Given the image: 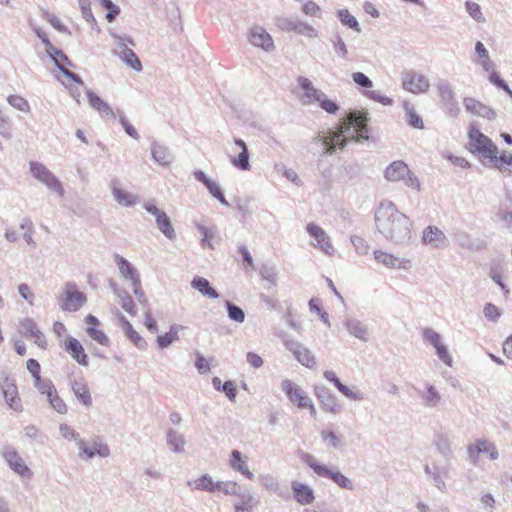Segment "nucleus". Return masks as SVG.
Masks as SVG:
<instances>
[{
    "instance_id": "f257e3e1",
    "label": "nucleus",
    "mask_w": 512,
    "mask_h": 512,
    "mask_svg": "<svg viewBox=\"0 0 512 512\" xmlns=\"http://www.w3.org/2000/svg\"><path fill=\"white\" fill-rule=\"evenodd\" d=\"M377 231L395 245H406L412 238V221L392 201H382L375 211Z\"/></svg>"
},
{
    "instance_id": "f03ea898",
    "label": "nucleus",
    "mask_w": 512,
    "mask_h": 512,
    "mask_svg": "<svg viewBox=\"0 0 512 512\" xmlns=\"http://www.w3.org/2000/svg\"><path fill=\"white\" fill-rule=\"evenodd\" d=\"M301 460L307 464L318 476L332 480L342 489L353 490V482L340 471H333L326 465L320 464L315 457L309 453L301 452Z\"/></svg>"
},
{
    "instance_id": "7ed1b4c3",
    "label": "nucleus",
    "mask_w": 512,
    "mask_h": 512,
    "mask_svg": "<svg viewBox=\"0 0 512 512\" xmlns=\"http://www.w3.org/2000/svg\"><path fill=\"white\" fill-rule=\"evenodd\" d=\"M384 178L390 182L402 181L405 186L413 188L417 191H420L421 189V183L418 177L402 160H396L390 163L384 171Z\"/></svg>"
},
{
    "instance_id": "20e7f679",
    "label": "nucleus",
    "mask_w": 512,
    "mask_h": 512,
    "mask_svg": "<svg viewBox=\"0 0 512 512\" xmlns=\"http://www.w3.org/2000/svg\"><path fill=\"white\" fill-rule=\"evenodd\" d=\"M469 150L472 153L482 154L484 158H495L498 148L493 141L479 129L471 127L469 131Z\"/></svg>"
},
{
    "instance_id": "39448f33",
    "label": "nucleus",
    "mask_w": 512,
    "mask_h": 512,
    "mask_svg": "<svg viewBox=\"0 0 512 512\" xmlns=\"http://www.w3.org/2000/svg\"><path fill=\"white\" fill-rule=\"evenodd\" d=\"M29 167L35 179L44 184L52 192H55L59 197L64 195V188L61 182L44 164L38 161H30Z\"/></svg>"
},
{
    "instance_id": "423d86ee",
    "label": "nucleus",
    "mask_w": 512,
    "mask_h": 512,
    "mask_svg": "<svg viewBox=\"0 0 512 512\" xmlns=\"http://www.w3.org/2000/svg\"><path fill=\"white\" fill-rule=\"evenodd\" d=\"M0 389L6 404L14 411L21 412L23 410L21 399L14 379L5 372L0 374Z\"/></svg>"
},
{
    "instance_id": "0eeeda50",
    "label": "nucleus",
    "mask_w": 512,
    "mask_h": 512,
    "mask_svg": "<svg viewBox=\"0 0 512 512\" xmlns=\"http://www.w3.org/2000/svg\"><path fill=\"white\" fill-rule=\"evenodd\" d=\"M283 344L303 366L307 368H314L316 366L314 355L303 344L287 336L283 338Z\"/></svg>"
},
{
    "instance_id": "6e6552de",
    "label": "nucleus",
    "mask_w": 512,
    "mask_h": 512,
    "mask_svg": "<svg viewBox=\"0 0 512 512\" xmlns=\"http://www.w3.org/2000/svg\"><path fill=\"white\" fill-rule=\"evenodd\" d=\"M314 394L320 403L323 411L331 414H338L342 410V405L336 395L324 385H315Z\"/></svg>"
},
{
    "instance_id": "1a4fd4ad",
    "label": "nucleus",
    "mask_w": 512,
    "mask_h": 512,
    "mask_svg": "<svg viewBox=\"0 0 512 512\" xmlns=\"http://www.w3.org/2000/svg\"><path fill=\"white\" fill-rule=\"evenodd\" d=\"M87 301L83 292L76 289L74 283L66 284L65 298H60L59 305L63 311L75 312L78 311Z\"/></svg>"
},
{
    "instance_id": "9d476101",
    "label": "nucleus",
    "mask_w": 512,
    "mask_h": 512,
    "mask_svg": "<svg viewBox=\"0 0 512 512\" xmlns=\"http://www.w3.org/2000/svg\"><path fill=\"white\" fill-rule=\"evenodd\" d=\"M144 208L148 213L155 216L157 227L164 236L169 240H174L176 238V233L168 215L163 210H160L155 204L150 202L145 203Z\"/></svg>"
},
{
    "instance_id": "9b49d317",
    "label": "nucleus",
    "mask_w": 512,
    "mask_h": 512,
    "mask_svg": "<svg viewBox=\"0 0 512 512\" xmlns=\"http://www.w3.org/2000/svg\"><path fill=\"white\" fill-rule=\"evenodd\" d=\"M402 87L411 93L419 94L427 92L430 83L426 76L415 71H408L403 76Z\"/></svg>"
},
{
    "instance_id": "f8f14e48",
    "label": "nucleus",
    "mask_w": 512,
    "mask_h": 512,
    "mask_svg": "<svg viewBox=\"0 0 512 512\" xmlns=\"http://www.w3.org/2000/svg\"><path fill=\"white\" fill-rule=\"evenodd\" d=\"M345 121L353 127L357 134V140L369 139L368 113L352 111L345 117Z\"/></svg>"
},
{
    "instance_id": "ddd939ff",
    "label": "nucleus",
    "mask_w": 512,
    "mask_h": 512,
    "mask_svg": "<svg viewBox=\"0 0 512 512\" xmlns=\"http://www.w3.org/2000/svg\"><path fill=\"white\" fill-rule=\"evenodd\" d=\"M281 388L291 403L298 408H305V404L310 398L300 386L289 379H284L281 382Z\"/></svg>"
},
{
    "instance_id": "4468645a",
    "label": "nucleus",
    "mask_w": 512,
    "mask_h": 512,
    "mask_svg": "<svg viewBox=\"0 0 512 512\" xmlns=\"http://www.w3.org/2000/svg\"><path fill=\"white\" fill-rule=\"evenodd\" d=\"M2 456L7 462L11 470L22 477H30L32 475L31 470L25 464L22 457L15 449H10L2 452Z\"/></svg>"
},
{
    "instance_id": "2eb2a0df",
    "label": "nucleus",
    "mask_w": 512,
    "mask_h": 512,
    "mask_svg": "<svg viewBox=\"0 0 512 512\" xmlns=\"http://www.w3.org/2000/svg\"><path fill=\"white\" fill-rule=\"evenodd\" d=\"M307 232L317 241V246L328 255H333L335 249L326 232L314 223H309L306 227Z\"/></svg>"
},
{
    "instance_id": "dca6fc26",
    "label": "nucleus",
    "mask_w": 512,
    "mask_h": 512,
    "mask_svg": "<svg viewBox=\"0 0 512 512\" xmlns=\"http://www.w3.org/2000/svg\"><path fill=\"white\" fill-rule=\"evenodd\" d=\"M463 105L467 112L486 118L488 120H494L497 116L496 112L492 108L488 107L473 97H465L463 100Z\"/></svg>"
},
{
    "instance_id": "f3484780",
    "label": "nucleus",
    "mask_w": 512,
    "mask_h": 512,
    "mask_svg": "<svg viewBox=\"0 0 512 512\" xmlns=\"http://www.w3.org/2000/svg\"><path fill=\"white\" fill-rule=\"evenodd\" d=\"M66 352L80 365L87 367L89 364L88 356L82 344L74 337L67 336L64 342Z\"/></svg>"
},
{
    "instance_id": "a211bd4d",
    "label": "nucleus",
    "mask_w": 512,
    "mask_h": 512,
    "mask_svg": "<svg viewBox=\"0 0 512 512\" xmlns=\"http://www.w3.org/2000/svg\"><path fill=\"white\" fill-rule=\"evenodd\" d=\"M422 241L433 248H445L448 246L446 235L436 226H428L424 229Z\"/></svg>"
},
{
    "instance_id": "6ab92c4d",
    "label": "nucleus",
    "mask_w": 512,
    "mask_h": 512,
    "mask_svg": "<svg viewBox=\"0 0 512 512\" xmlns=\"http://www.w3.org/2000/svg\"><path fill=\"white\" fill-rule=\"evenodd\" d=\"M324 378L333 383L336 389L342 393L345 397L354 401H362L365 399L364 394L360 391H353L348 386L344 385L337 377L336 373L331 370H326L323 373Z\"/></svg>"
},
{
    "instance_id": "aec40b11",
    "label": "nucleus",
    "mask_w": 512,
    "mask_h": 512,
    "mask_svg": "<svg viewBox=\"0 0 512 512\" xmlns=\"http://www.w3.org/2000/svg\"><path fill=\"white\" fill-rule=\"evenodd\" d=\"M78 447L80 449V457L85 460L92 459L95 455L106 458L110 455V449L108 445L100 443L98 441L93 442V447H88L84 440L78 441Z\"/></svg>"
},
{
    "instance_id": "412c9836",
    "label": "nucleus",
    "mask_w": 512,
    "mask_h": 512,
    "mask_svg": "<svg viewBox=\"0 0 512 512\" xmlns=\"http://www.w3.org/2000/svg\"><path fill=\"white\" fill-rule=\"evenodd\" d=\"M70 388L77 398V400L87 408H90L93 404L90 390L83 379H69Z\"/></svg>"
},
{
    "instance_id": "4be33fe9",
    "label": "nucleus",
    "mask_w": 512,
    "mask_h": 512,
    "mask_svg": "<svg viewBox=\"0 0 512 512\" xmlns=\"http://www.w3.org/2000/svg\"><path fill=\"white\" fill-rule=\"evenodd\" d=\"M249 40L252 45L261 47L265 51H271L274 48L272 37L260 26H255L251 29Z\"/></svg>"
},
{
    "instance_id": "5701e85b",
    "label": "nucleus",
    "mask_w": 512,
    "mask_h": 512,
    "mask_svg": "<svg viewBox=\"0 0 512 512\" xmlns=\"http://www.w3.org/2000/svg\"><path fill=\"white\" fill-rule=\"evenodd\" d=\"M360 142L357 140L356 131L345 120L337 132H332V141H336L338 149H344L348 141Z\"/></svg>"
},
{
    "instance_id": "b1692460",
    "label": "nucleus",
    "mask_w": 512,
    "mask_h": 512,
    "mask_svg": "<svg viewBox=\"0 0 512 512\" xmlns=\"http://www.w3.org/2000/svg\"><path fill=\"white\" fill-rule=\"evenodd\" d=\"M152 159L161 166H169L174 161V155L168 147L156 141L151 144Z\"/></svg>"
},
{
    "instance_id": "393cba45",
    "label": "nucleus",
    "mask_w": 512,
    "mask_h": 512,
    "mask_svg": "<svg viewBox=\"0 0 512 512\" xmlns=\"http://www.w3.org/2000/svg\"><path fill=\"white\" fill-rule=\"evenodd\" d=\"M115 262L119 268V271L121 275L127 279L130 280L132 285L138 284L140 279V275L137 271V269L124 257L115 254Z\"/></svg>"
},
{
    "instance_id": "a878e982",
    "label": "nucleus",
    "mask_w": 512,
    "mask_h": 512,
    "mask_svg": "<svg viewBox=\"0 0 512 512\" xmlns=\"http://www.w3.org/2000/svg\"><path fill=\"white\" fill-rule=\"evenodd\" d=\"M86 94L90 106L97 110L102 117H115V112L110 107V105L102 98H100L96 93H94L92 90H87Z\"/></svg>"
},
{
    "instance_id": "bb28decb",
    "label": "nucleus",
    "mask_w": 512,
    "mask_h": 512,
    "mask_svg": "<svg viewBox=\"0 0 512 512\" xmlns=\"http://www.w3.org/2000/svg\"><path fill=\"white\" fill-rule=\"evenodd\" d=\"M121 326L127 336V338L139 349H145L147 346L146 341L141 337V335L133 328L132 324L125 318V316L121 315L119 317Z\"/></svg>"
},
{
    "instance_id": "cd10ccee",
    "label": "nucleus",
    "mask_w": 512,
    "mask_h": 512,
    "mask_svg": "<svg viewBox=\"0 0 512 512\" xmlns=\"http://www.w3.org/2000/svg\"><path fill=\"white\" fill-rule=\"evenodd\" d=\"M344 326L351 335L358 338L359 340L364 342L368 340L367 326L363 324L360 320L355 318H347L344 321Z\"/></svg>"
},
{
    "instance_id": "c85d7f7f",
    "label": "nucleus",
    "mask_w": 512,
    "mask_h": 512,
    "mask_svg": "<svg viewBox=\"0 0 512 512\" xmlns=\"http://www.w3.org/2000/svg\"><path fill=\"white\" fill-rule=\"evenodd\" d=\"M166 443L169 449L174 453H182L184 452V447L186 444L185 438L183 434L178 431L169 428L166 431Z\"/></svg>"
},
{
    "instance_id": "c756f323",
    "label": "nucleus",
    "mask_w": 512,
    "mask_h": 512,
    "mask_svg": "<svg viewBox=\"0 0 512 512\" xmlns=\"http://www.w3.org/2000/svg\"><path fill=\"white\" fill-rule=\"evenodd\" d=\"M191 287L199 291L203 296L211 299H217L220 296L217 290L211 287L210 282L201 276H195L192 279Z\"/></svg>"
},
{
    "instance_id": "7c9ffc66",
    "label": "nucleus",
    "mask_w": 512,
    "mask_h": 512,
    "mask_svg": "<svg viewBox=\"0 0 512 512\" xmlns=\"http://www.w3.org/2000/svg\"><path fill=\"white\" fill-rule=\"evenodd\" d=\"M294 497L302 505L311 504L314 501L313 490L305 484L293 483Z\"/></svg>"
},
{
    "instance_id": "2f4dec72",
    "label": "nucleus",
    "mask_w": 512,
    "mask_h": 512,
    "mask_svg": "<svg viewBox=\"0 0 512 512\" xmlns=\"http://www.w3.org/2000/svg\"><path fill=\"white\" fill-rule=\"evenodd\" d=\"M403 108L405 111V118L407 123L413 128L420 130L424 129V122L422 120V117L419 114H417L414 105L408 101H404Z\"/></svg>"
},
{
    "instance_id": "473e14b6",
    "label": "nucleus",
    "mask_w": 512,
    "mask_h": 512,
    "mask_svg": "<svg viewBox=\"0 0 512 512\" xmlns=\"http://www.w3.org/2000/svg\"><path fill=\"white\" fill-rule=\"evenodd\" d=\"M187 485L192 489L205 491V492H214L216 491V482L213 481L212 477L209 474H204L198 479L194 481H188Z\"/></svg>"
},
{
    "instance_id": "72a5a7b5",
    "label": "nucleus",
    "mask_w": 512,
    "mask_h": 512,
    "mask_svg": "<svg viewBox=\"0 0 512 512\" xmlns=\"http://www.w3.org/2000/svg\"><path fill=\"white\" fill-rule=\"evenodd\" d=\"M183 329V326L173 324L170 329L164 335L157 337V344L161 349L169 347L173 342L179 339L178 332Z\"/></svg>"
},
{
    "instance_id": "f704fd0d",
    "label": "nucleus",
    "mask_w": 512,
    "mask_h": 512,
    "mask_svg": "<svg viewBox=\"0 0 512 512\" xmlns=\"http://www.w3.org/2000/svg\"><path fill=\"white\" fill-rule=\"evenodd\" d=\"M120 49H121V51H120L119 56H120L121 60L126 65H128L129 67L134 69L135 71H137V72L142 71V69H143L142 63L139 60V58L136 55V53L132 49H130L128 47H123V48H120Z\"/></svg>"
},
{
    "instance_id": "c9c22d12",
    "label": "nucleus",
    "mask_w": 512,
    "mask_h": 512,
    "mask_svg": "<svg viewBox=\"0 0 512 512\" xmlns=\"http://www.w3.org/2000/svg\"><path fill=\"white\" fill-rule=\"evenodd\" d=\"M113 196L115 200L122 206L131 207L138 203L139 197L132 193L126 192L120 188L113 187L112 189Z\"/></svg>"
},
{
    "instance_id": "e433bc0d",
    "label": "nucleus",
    "mask_w": 512,
    "mask_h": 512,
    "mask_svg": "<svg viewBox=\"0 0 512 512\" xmlns=\"http://www.w3.org/2000/svg\"><path fill=\"white\" fill-rule=\"evenodd\" d=\"M337 17L342 25L354 30L357 33L361 32V27L358 20L347 9H340L337 11Z\"/></svg>"
},
{
    "instance_id": "4c0bfd02",
    "label": "nucleus",
    "mask_w": 512,
    "mask_h": 512,
    "mask_svg": "<svg viewBox=\"0 0 512 512\" xmlns=\"http://www.w3.org/2000/svg\"><path fill=\"white\" fill-rule=\"evenodd\" d=\"M374 257L379 263H382L383 265H385L387 267H390V268L402 267L401 266L402 261L399 258L393 256L392 254L384 252L382 250H375Z\"/></svg>"
},
{
    "instance_id": "58836bf2",
    "label": "nucleus",
    "mask_w": 512,
    "mask_h": 512,
    "mask_svg": "<svg viewBox=\"0 0 512 512\" xmlns=\"http://www.w3.org/2000/svg\"><path fill=\"white\" fill-rule=\"evenodd\" d=\"M475 52L479 57V64L483 67L485 71H491L494 68L493 62L489 58L488 50L485 48L484 44L480 41H477L475 44Z\"/></svg>"
},
{
    "instance_id": "ea45409f",
    "label": "nucleus",
    "mask_w": 512,
    "mask_h": 512,
    "mask_svg": "<svg viewBox=\"0 0 512 512\" xmlns=\"http://www.w3.org/2000/svg\"><path fill=\"white\" fill-rule=\"evenodd\" d=\"M436 88L441 102L452 100L453 98H455V92L448 80L439 79L436 84Z\"/></svg>"
},
{
    "instance_id": "a19ab883",
    "label": "nucleus",
    "mask_w": 512,
    "mask_h": 512,
    "mask_svg": "<svg viewBox=\"0 0 512 512\" xmlns=\"http://www.w3.org/2000/svg\"><path fill=\"white\" fill-rule=\"evenodd\" d=\"M117 297L120 299L121 307L129 313L131 316H135L137 313L134 301L132 297L129 295V293L122 289L119 291H116Z\"/></svg>"
},
{
    "instance_id": "79ce46f5",
    "label": "nucleus",
    "mask_w": 512,
    "mask_h": 512,
    "mask_svg": "<svg viewBox=\"0 0 512 512\" xmlns=\"http://www.w3.org/2000/svg\"><path fill=\"white\" fill-rule=\"evenodd\" d=\"M293 32L308 38H316L318 36L317 30L312 25L300 20L298 17L295 21Z\"/></svg>"
},
{
    "instance_id": "37998d69",
    "label": "nucleus",
    "mask_w": 512,
    "mask_h": 512,
    "mask_svg": "<svg viewBox=\"0 0 512 512\" xmlns=\"http://www.w3.org/2000/svg\"><path fill=\"white\" fill-rule=\"evenodd\" d=\"M47 54L49 57L53 60L55 66L62 65V63L66 64L67 66L73 67L72 61L68 58V56L61 50L52 45L49 49H47Z\"/></svg>"
},
{
    "instance_id": "c03bdc74",
    "label": "nucleus",
    "mask_w": 512,
    "mask_h": 512,
    "mask_svg": "<svg viewBox=\"0 0 512 512\" xmlns=\"http://www.w3.org/2000/svg\"><path fill=\"white\" fill-rule=\"evenodd\" d=\"M335 54L343 59L348 60V49L347 46L339 33H336L331 39Z\"/></svg>"
},
{
    "instance_id": "a18cd8bd",
    "label": "nucleus",
    "mask_w": 512,
    "mask_h": 512,
    "mask_svg": "<svg viewBox=\"0 0 512 512\" xmlns=\"http://www.w3.org/2000/svg\"><path fill=\"white\" fill-rule=\"evenodd\" d=\"M216 490L223 492L225 495H240V486L235 481H217Z\"/></svg>"
},
{
    "instance_id": "49530a36",
    "label": "nucleus",
    "mask_w": 512,
    "mask_h": 512,
    "mask_svg": "<svg viewBox=\"0 0 512 512\" xmlns=\"http://www.w3.org/2000/svg\"><path fill=\"white\" fill-rule=\"evenodd\" d=\"M448 470L445 467L433 466V474L431 475V479L434 482V485L441 491L446 492L447 487L444 482L442 476L447 475Z\"/></svg>"
},
{
    "instance_id": "de8ad7c7",
    "label": "nucleus",
    "mask_w": 512,
    "mask_h": 512,
    "mask_svg": "<svg viewBox=\"0 0 512 512\" xmlns=\"http://www.w3.org/2000/svg\"><path fill=\"white\" fill-rule=\"evenodd\" d=\"M225 307L227 309L228 317L237 322V323H243L245 320V313L239 306L235 305L234 303L230 301L225 302Z\"/></svg>"
},
{
    "instance_id": "09e8293b",
    "label": "nucleus",
    "mask_w": 512,
    "mask_h": 512,
    "mask_svg": "<svg viewBox=\"0 0 512 512\" xmlns=\"http://www.w3.org/2000/svg\"><path fill=\"white\" fill-rule=\"evenodd\" d=\"M422 398L425 406L427 407H436L441 400L439 392L430 384L427 385V392L422 396Z\"/></svg>"
},
{
    "instance_id": "8fccbe9b",
    "label": "nucleus",
    "mask_w": 512,
    "mask_h": 512,
    "mask_svg": "<svg viewBox=\"0 0 512 512\" xmlns=\"http://www.w3.org/2000/svg\"><path fill=\"white\" fill-rule=\"evenodd\" d=\"M199 233L203 236L201 240V244L203 247L208 246L209 248L213 249L214 246L212 245L211 241L216 235V228L215 227H206L204 225H198L197 227Z\"/></svg>"
},
{
    "instance_id": "3c124183",
    "label": "nucleus",
    "mask_w": 512,
    "mask_h": 512,
    "mask_svg": "<svg viewBox=\"0 0 512 512\" xmlns=\"http://www.w3.org/2000/svg\"><path fill=\"white\" fill-rule=\"evenodd\" d=\"M39 330L32 318L27 317L20 321V333L26 337H33Z\"/></svg>"
},
{
    "instance_id": "603ef678",
    "label": "nucleus",
    "mask_w": 512,
    "mask_h": 512,
    "mask_svg": "<svg viewBox=\"0 0 512 512\" xmlns=\"http://www.w3.org/2000/svg\"><path fill=\"white\" fill-rule=\"evenodd\" d=\"M434 444L438 452L444 457H448L451 454L450 441L445 435L437 434L434 440Z\"/></svg>"
},
{
    "instance_id": "864d4df0",
    "label": "nucleus",
    "mask_w": 512,
    "mask_h": 512,
    "mask_svg": "<svg viewBox=\"0 0 512 512\" xmlns=\"http://www.w3.org/2000/svg\"><path fill=\"white\" fill-rule=\"evenodd\" d=\"M232 164L242 171L250 170L249 163V151L248 149H244L241 151L237 157L231 158Z\"/></svg>"
},
{
    "instance_id": "5fc2aeb1",
    "label": "nucleus",
    "mask_w": 512,
    "mask_h": 512,
    "mask_svg": "<svg viewBox=\"0 0 512 512\" xmlns=\"http://www.w3.org/2000/svg\"><path fill=\"white\" fill-rule=\"evenodd\" d=\"M459 245L470 251H480L486 248V242L483 240L472 241L468 235H464L463 239L458 241Z\"/></svg>"
},
{
    "instance_id": "6e6d98bb",
    "label": "nucleus",
    "mask_w": 512,
    "mask_h": 512,
    "mask_svg": "<svg viewBox=\"0 0 512 512\" xmlns=\"http://www.w3.org/2000/svg\"><path fill=\"white\" fill-rule=\"evenodd\" d=\"M489 159L494 164V167L500 171H502L505 166H512V154L506 151H503L500 156L495 154V158Z\"/></svg>"
},
{
    "instance_id": "4d7b16f0",
    "label": "nucleus",
    "mask_w": 512,
    "mask_h": 512,
    "mask_svg": "<svg viewBox=\"0 0 512 512\" xmlns=\"http://www.w3.org/2000/svg\"><path fill=\"white\" fill-rule=\"evenodd\" d=\"M86 333L91 337L93 340L98 342L99 344L103 346H109L110 345V339L108 336L99 329H96L95 327L88 326L86 328Z\"/></svg>"
},
{
    "instance_id": "13d9d810",
    "label": "nucleus",
    "mask_w": 512,
    "mask_h": 512,
    "mask_svg": "<svg viewBox=\"0 0 512 512\" xmlns=\"http://www.w3.org/2000/svg\"><path fill=\"white\" fill-rule=\"evenodd\" d=\"M43 18L48 21L51 26L56 29L57 31L61 32V33H67V34H70V31L69 29L67 28V26H65L61 21L60 19L51 14L49 11L45 10L43 11V14H42Z\"/></svg>"
},
{
    "instance_id": "bf43d9fd",
    "label": "nucleus",
    "mask_w": 512,
    "mask_h": 512,
    "mask_svg": "<svg viewBox=\"0 0 512 512\" xmlns=\"http://www.w3.org/2000/svg\"><path fill=\"white\" fill-rule=\"evenodd\" d=\"M296 19V16H279L275 18V25L283 32H293Z\"/></svg>"
},
{
    "instance_id": "052dcab7",
    "label": "nucleus",
    "mask_w": 512,
    "mask_h": 512,
    "mask_svg": "<svg viewBox=\"0 0 512 512\" xmlns=\"http://www.w3.org/2000/svg\"><path fill=\"white\" fill-rule=\"evenodd\" d=\"M8 103L14 107L15 109L22 111V112H30V105L28 101L19 95H10L7 98Z\"/></svg>"
},
{
    "instance_id": "680f3d73",
    "label": "nucleus",
    "mask_w": 512,
    "mask_h": 512,
    "mask_svg": "<svg viewBox=\"0 0 512 512\" xmlns=\"http://www.w3.org/2000/svg\"><path fill=\"white\" fill-rule=\"evenodd\" d=\"M205 187L209 190L210 194L215 197L221 204L229 206L221 187L213 180L206 183Z\"/></svg>"
},
{
    "instance_id": "e2e57ef3",
    "label": "nucleus",
    "mask_w": 512,
    "mask_h": 512,
    "mask_svg": "<svg viewBox=\"0 0 512 512\" xmlns=\"http://www.w3.org/2000/svg\"><path fill=\"white\" fill-rule=\"evenodd\" d=\"M259 273L264 280L271 282L273 285H276L277 281V270L276 267L272 264H263L260 267Z\"/></svg>"
},
{
    "instance_id": "0e129e2a",
    "label": "nucleus",
    "mask_w": 512,
    "mask_h": 512,
    "mask_svg": "<svg viewBox=\"0 0 512 512\" xmlns=\"http://www.w3.org/2000/svg\"><path fill=\"white\" fill-rule=\"evenodd\" d=\"M484 444V439L477 440L474 444H470L467 448L469 460L476 464L479 459V454L483 453L482 446Z\"/></svg>"
},
{
    "instance_id": "69168bd1",
    "label": "nucleus",
    "mask_w": 512,
    "mask_h": 512,
    "mask_svg": "<svg viewBox=\"0 0 512 512\" xmlns=\"http://www.w3.org/2000/svg\"><path fill=\"white\" fill-rule=\"evenodd\" d=\"M465 7H466V11L468 12V14L477 22H484L485 21V18L483 17V14H482V11H481V7L479 4L475 3V2H472V1H467L465 3Z\"/></svg>"
},
{
    "instance_id": "338daca9",
    "label": "nucleus",
    "mask_w": 512,
    "mask_h": 512,
    "mask_svg": "<svg viewBox=\"0 0 512 512\" xmlns=\"http://www.w3.org/2000/svg\"><path fill=\"white\" fill-rule=\"evenodd\" d=\"M364 95L370 100L379 102L385 106H391L393 104L392 98L382 95L379 91L367 90L364 92Z\"/></svg>"
},
{
    "instance_id": "774afa93",
    "label": "nucleus",
    "mask_w": 512,
    "mask_h": 512,
    "mask_svg": "<svg viewBox=\"0 0 512 512\" xmlns=\"http://www.w3.org/2000/svg\"><path fill=\"white\" fill-rule=\"evenodd\" d=\"M258 480L260 484L269 491L276 492L279 489L278 482L270 474L259 475Z\"/></svg>"
}]
</instances>
